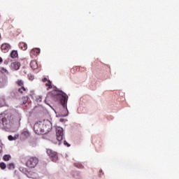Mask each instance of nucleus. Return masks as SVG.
<instances>
[{
    "label": "nucleus",
    "mask_w": 179,
    "mask_h": 179,
    "mask_svg": "<svg viewBox=\"0 0 179 179\" xmlns=\"http://www.w3.org/2000/svg\"><path fill=\"white\" fill-rule=\"evenodd\" d=\"M57 97L60 98V103L63 107V113H61V117H68V95L62 91H60V94H57Z\"/></svg>",
    "instance_id": "1"
},
{
    "label": "nucleus",
    "mask_w": 179,
    "mask_h": 179,
    "mask_svg": "<svg viewBox=\"0 0 179 179\" xmlns=\"http://www.w3.org/2000/svg\"><path fill=\"white\" fill-rule=\"evenodd\" d=\"M38 164V158L30 157L27 159L26 166L29 169H34Z\"/></svg>",
    "instance_id": "2"
},
{
    "label": "nucleus",
    "mask_w": 179,
    "mask_h": 179,
    "mask_svg": "<svg viewBox=\"0 0 179 179\" xmlns=\"http://www.w3.org/2000/svg\"><path fill=\"white\" fill-rule=\"evenodd\" d=\"M42 125V134H47L48 132H50L51 131V122L48 120H45L43 122V124Z\"/></svg>",
    "instance_id": "3"
},
{
    "label": "nucleus",
    "mask_w": 179,
    "mask_h": 179,
    "mask_svg": "<svg viewBox=\"0 0 179 179\" xmlns=\"http://www.w3.org/2000/svg\"><path fill=\"white\" fill-rule=\"evenodd\" d=\"M47 155L50 157L52 162L57 163L58 162V154L55 151H52V150L48 149Z\"/></svg>",
    "instance_id": "4"
},
{
    "label": "nucleus",
    "mask_w": 179,
    "mask_h": 179,
    "mask_svg": "<svg viewBox=\"0 0 179 179\" xmlns=\"http://www.w3.org/2000/svg\"><path fill=\"white\" fill-rule=\"evenodd\" d=\"M56 136L59 142H61L64 139V129L62 127H58L56 128Z\"/></svg>",
    "instance_id": "5"
},
{
    "label": "nucleus",
    "mask_w": 179,
    "mask_h": 179,
    "mask_svg": "<svg viewBox=\"0 0 179 179\" xmlns=\"http://www.w3.org/2000/svg\"><path fill=\"white\" fill-rule=\"evenodd\" d=\"M34 131L35 134H43V126L38 123L34 125Z\"/></svg>",
    "instance_id": "6"
},
{
    "label": "nucleus",
    "mask_w": 179,
    "mask_h": 179,
    "mask_svg": "<svg viewBox=\"0 0 179 179\" xmlns=\"http://www.w3.org/2000/svg\"><path fill=\"white\" fill-rule=\"evenodd\" d=\"M11 46L10 45H9V43H3L1 45V50L2 51V52H8L9 51V50H10Z\"/></svg>",
    "instance_id": "7"
},
{
    "label": "nucleus",
    "mask_w": 179,
    "mask_h": 179,
    "mask_svg": "<svg viewBox=\"0 0 179 179\" xmlns=\"http://www.w3.org/2000/svg\"><path fill=\"white\" fill-rule=\"evenodd\" d=\"M40 54V49L39 48H34L30 52V57L31 58H34L37 57Z\"/></svg>",
    "instance_id": "8"
},
{
    "label": "nucleus",
    "mask_w": 179,
    "mask_h": 179,
    "mask_svg": "<svg viewBox=\"0 0 179 179\" xmlns=\"http://www.w3.org/2000/svg\"><path fill=\"white\" fill-rule=\"evenodd\" d=\"M11 66L13 68V69L17 71L20 68V63L19 62H14L11 64Z\"/></svg>",
    "instance_id": "9"
},
{
    "label": "nucleus",
    "mask_w": 179,
    "mask_h": 179,
    "mask_svg": "<svg viewBox=\"0 0 179 179\" xmlns=\"http://www.w3.org/2000/svg\"><path fill=\"white\" fill-rule=\"evenodd\" d=\"M19 48L20 50H22V51H26V50H27V44L24 42H21L19 44Z\"/></svg>",
    "instance_id": "10"
},
{
    "label": "nucleus",
    "mask_w": 179,
    "mask_h": 179,
    "mask_svg": "<svg viewBox=\"0 0 179 179\" xmlns=\"http://www.w3.org/2000/svg\"><path fill=\"white\" fill-rule=\"evenodd\" d=\"M30 66L31 69H37L38 68V64H37V62L36 61H31L30 63Z\"/></svg>",
    "instance_id": "11"
},
{
    "label": "nucleus",
    "mask_w": 179,
    "mask_h": 179,
    "mask_svg": "<svg viewBox=\"0 0 179 179\" xmlns=\"http://www.w3.org/2000/svg\"><path fill=\"white\" fill-rule=\"evenodd\" d=\"M16 85H17L20 87H24V83L22 80H18L16 81Z\"/></svg>",
    "instance_id": "12"
},
{
    "label": "nucleus",
    "mask_w": 179,
    "mask_h": 179,
    "mask_svg": "<svg viewBox=\"0 0 179 179\" xmlns=\"http://www.w3.org/2000/svg\"><path fill=\"white\" fill-rule=\"evenodd\" d=\"M11 58H17L18 55L16 50H13L10 53Z\"/></svg>",
    "instance_id": "13"
},
{
    "label": "nucleus",
    "mask_w": 179,
    "mask_h": 179,
    "mask_svg": "<svg viewBox=\"0 0 179 179\" xmlns=\"http://www.w3.org/2000/svg\"><path fill=\"white\" fill-rule=\"evenodd\" d=\"M45 86L48 88V90H49V89H52V83L50 82V80H48V83L45 84Z\"/></svg>",
    "instance_id": "14"
},
{
    "label": "nucleus",
    "mask_w": 179,
    "mask_h": 179,
    "mask_svg": "<svg viewBox=\"0 0 179 179\" xmlns=\"http://www.w3.org/2000/svg\"><path fill=\"white\" fill-rule=\"evenodd\" d=\"M22 135L25 138H29V136H30V133L29 132V131H24L22 132Z\"/></svg>",
    "instance_id": "15"
},
{
    "label": "nucleus",
    "mask_w": 179,
    "mask_h": 179,
    "mask_svg": "<svg viewBox=\"0 0 179 179\" xmlns=\"http://www.w3.org/2000/svg\"><path fill=\"white\" fill-rule=\"evenodd\" d=\"M27 90L24 87H20L18 89V93H20L21 94H23V93H24V92H27Z\"/></svg>",
    "instance_id": "16"
},
{
    "label": "nucleus",
    "mask_w": 179,
    "mask_h": 179,
    "mask_svg": "<svg viewBox=\"0 0 179 179\" xmlns=\"http://www.w3.org/2000/svg\"><path fill=\"white\" fill-rule=\"evenodd\" d=\"M6 104V100L4 98L0 99V107H3Z\"/></svg>",
    "instance_id": "17"
},
{
    "label": "nucleus",
    "mask_w": 179,
    "mask_h": 179,
    "mask_svg": "<svg viewBox=\"0 0 179 179\" xmlns=\"http://www.w3.org/2000/svg\"><path fill=\"white\" fill-rule=\"evenodd\" d=\"M3 159L5 162H9V160H10V155H4L3 157Z\"/></svg>",
    "instance_id": "18"
},
{
    "label": "nucleus",
    "mask_w": 179,
    "mask_h": 179,
    "mask_svg": "<svg viewBox=\"0 0 179 179\" xmlns=\"http://www.w3.org/2000/svg\"><path fill=\"white\" fill-rule=\"evenodd\" d=\"M22 104H26L27 103V101L29 100V96H24L22 98Z\"/></svg>",
    "instance_id": "19"
},
{
    "label": "nucleus",
    "mask_w": 179,
    "mask_h": 179,
    "mask_svg": "<svg viewBox=\"0 0 179 179\" xmlns=\"http://www.w3.org/2000/svg\"><path fill=\"white\" fill-rule=\"evenodd\" d=\"M0 169H1V170H5L6 169V164L3 162H1Z\"/></svg>",
    "instance_id": "20"
},
{
    "label": "nucleus",
    "mask_w": 179,
    "mask_h": 179,
    "mask_svg": "<svg viewBox=\"0 0 179 179\" xmlns=\"http://www.w3.org/2000/svg\"><path fill=\"white\" fill-rule=\"evenodd\" d=\"M0 72H1V73H8V70L3 67H1Z\"/></svg>",
    "instance_id": "21"
},
{
    "label": "nucleus",
    "mask_w": 179,
    "mask_h": 179,
    "mask_svg": "<svg viewBox=\"0 0 179 179\" xmlns=\"http://www.w3.org/2000/svg\"><path fill=\"white\" fill-rule=\"evenodd\" d=\"M7 168L8 169V170H12V169H15V164H9L7 166Z\"/></svg>",
    "instance_id": "22"
},
{
    "label": "nucleus",
    "mask_w": 179,
    "mask_h": 179,
    "mask_svg": "<svg viewBox=\"0 0 179 179\" xmlns=\"http://www.w3.org/2000/svg\"><path fill=\"white\" fill-rule=\"evenodd\" d=\"M36 101H37V103H41V101H43V98L40 96H37Z\"/></svg>",
    "instance_id": "23"
},
{
    "label": "nucleus",
    "mask_w": 179,
    "mask_h": 179,
    "mask_svg": "<svg viewBox=\"0 0 179 179\" xmlns=\"http://www.w3.org/2000/svg\"><path fill=\"white\" fill-rule=\"evenodd\" d=\"M28 78L29 80H34V76L32 74H28Z\"/></svg>",
    "instance_id": "24"
},
{
    "label": "nucleus",
    "mask_w": 179,
    "mask_h": 179,
    "mask_svg": "<svg viewBox=\"0 0 179 179\" xmlns=\"http://www.w3.org/2000/svg\"><path fill=\"white\" fill-rule=\"evenodd\" d=\"M76 167H78V169H82L83 166L81 164H75Z\"/></svg>",
    "instance_id": "25"
},
{
    "label": "nucleus",
    "mask_w": 179,
    "mask_h": 179,
    "mask_svg": "<svg viewBox=\"0 0 179 179\" xmlns=\"http://www.w3.org/2000/svg\"><path fill=\"white\" fill-rule=\"evenodd\" d=\"M15 138L12 136H8V141H14Z\"/></svg>",
    "instance_id": "26"
},
{
    "label": "nucleus",
    "mask_w": 179,
    "mask_h": 179,
    "mask_svg": "<svg viewBox=\"0 0 179 179\" xmlns=\"http://www.w3.org/2000/svg\"><path fill=\"white\" fill-rule=\"evenodd\" d=\"M64 144L65 145H67V148H69V146H71V145L69 143H68V142H66V141H64Z\"/></svg>",
    "instance_id": "27"
},
{
    "label": "nucleus",
    "mask_w": 179,
    "mask_h": 179,
    "mask_svg": "<svg viewBox=\"0 0 179 179\" xmlns=\"http://www.w3.org/2000/svg\"><path fill=\"white\" fill-rule=\"evenodd\" d=\"M42 82H43V83H45V82H48V80L47 79V78H43L42 79Z\"/></svg>",
    "instance_id": "28"
},
{
    "label": "nucleus",
    "mask_w": 179,
    "mask_h": 179,
    "mask_svg": "<svg viewBox=\"0 0 179 179\" xmlns=\"http://www.w3.org/2000/svg\"><path fill=\"white\" fill-rule=\"evenodd\" d=\"M2 121H3V122H5V121H6V118H3Z\"/></svg>",
    "instance_id": "29"
},
{
    "label": "nucleus",
    "mask_w": 179,
    "mask_h": 179,
    "mask_svg": "<svg viewBox=\"0 0 179 179\" xmlns=\"http://www.w3.org/2000/svg\"><path fill=\"white\" fill-rule=\"evenodd\" d=\"M3 60H2V57H0V64L1 62H3Z\"/></svg>",
    "instance_id": "30"
},
{
    "label": "nucleus",
    "mask_w": 179,
    "mask_h": 179,
    "mask_svg": "<svg viewBox=\"0 0 179 179\" xmlns=\"http://www.w3.org/2000/svg\"><path fill=\"white\" fill-rule=\"evenodd\" d=\"M1 34H0V38H1Z\"/></svg>",
    "instance_id": "31"
}]
</instances>
